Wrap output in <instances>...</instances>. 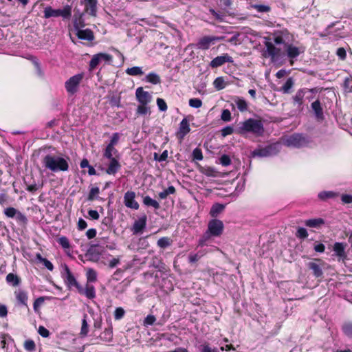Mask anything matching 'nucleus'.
<instances>
[{"label": "nucleus", "instance_id": "1", "mask_svg": "<svg viewBox=\"0 0 352 352\" xmlns=\"http://www.w3.org/2000/svg\"><path fill=\"white\" fill-rule=\"evenodd\" d=\"M44 166L52 172L67 171L69 169L68 158L59 155H47L43 160Z\"/></svg>", "mask_w": 352, "mask_h": 352}, {"label": "nucleus", "instance_id": "2", "mask_svg": "<svg viewBox=\"0 0 352 352\" xmlns=\"http://www.w3.org/2000/svg\"><path fill=\"white\" fill-rule=\"evenodd\" d=\"M236 131L241 135L252 133L257 136H260L263 133L264 128L261 120L249 118L239 123Z\"/></svg>", "mask_w": 352, "mask_h": 352}, {"label": "nucleus", "instance_id": "3", "mask_svg": "<svg viewBox=\"0 0 352 352\" xmlns=\"http://www.w3.org/2000/svg\"><path fill=\"white\" fill-rule=\"evenodd\" d=\"M325 262L320 258H314L306 263L309 271L315 278L322 279L324 277V270L325 268Z\"/></svg>", "mask_w": 352, "mask_h": 352}, {"label": "nucleus", "instance_id": "4", "mask_svg": "<svg viewBox=\"0 0 352 352\" xmlns=\"http://www.w3.org/2000/svg\"><path fill=\"white\" fill-rule=\"evenodd\" d=\"M348 243H334L331 257L338 262L345 263L348 260L349 250H346Z\"/></svg>", "mask_w": 352, "mask_h": 352}, {"label": "nucleus", "instance_id": "5", "mask_svg": "<svg viewBox=\"0 0 352 352\" xmlns=\"http://www.w3.org/2000/svg\"><path fill=\"white\" fill-rule=\"evenodd\" d=\"M83 77V74H77L65 81V88L69 94L74 95L77 93Z\"/></svg>", "mask_w": 352, "mask_h": 352}, {"label": "nucleus", "instance_id": "6", "mask_svg": "<svg viewBox=\"0 0 352 352\" xmlns=\"http://www.w3.org/2000/svg\"><path fill=\"white\" fill-rule=\"evenodd\" d=\"M283 144L289 147L300 148L307 145L308 140L300 134H294L283 140Z\"/></svg>", "mask_w": 352, "mask_h": 352}, {"label": "nucleus", "instance_id": "7", "mask_svg": "<svg viewBox=\"0 0 352 352\" xmlns=\"http://www.w3.org/2000/svg\"><path fill=\"white\" fill-rule=\"evenodd\" d=\"M280 144L278 143L267 146L265 148H258L253 151L251 156L253 157H266L276 155L279 151Z\"/></svg>", "mask_w": 352, "mask_h": 352}, {"label": "nucleus", "instance_id": "8", "mask_svg": "<svg viewBox=\"0 0 352 352\" xmlns=\"http://www.w3.org/2000/svg\"><path fill=\"white\" fill-rule=\"evenodd\" d=\"M113 61V56L107 53H98L94 54L89 62V70L93 71L99 65L111 63Z\"/></svg>", "mask_w": 352, "mask_h": 352}, {"label": "nucleus", "instance_id": "9", "mask_svg": "<svg viewBox=\"0 0 352 352\" xmlns=\"http://www.w3.org/2000/svg\"><path fill=\"white\" fill-rule=\"evenodd\" d=\"M63 276L65 283L69 287H75L79 293H82V286L77 282L76 279L67 265H64Z\"/></svg>", "mask_w": 352, "mask_h": 352}, {"label": "nucleus", "instance_id": "10", "mask_svg": "<svg viewBox=\"0 0 352 352\" xmlns=\"http://www.w3.org/2000/svg\"><path fill=\"white\" fill-rule=\"evenodd\" d=\"M103 248L99 243H94L87 250L85 256L89 261H97L99 260Z\"/></svg>", "mask_w": 352, "mask_h": 352}, {"label": "nucleus", "instance_id": "11", "mask_svg": "<svg viewBox=\"0 0 352 352\" xmlns=\"http://www.w3.org/2000/svg\"><path fill=\"white\" fill-rule=\"evenodd\" d=\"M223 229V222L219 219H212L208 223V232L212 236H219Z\"/></svg>", "mask_w": 352, "mask_h": 352}, {"label": "nucleus", "instance_id": "12", "mask_svg": "<svg viewBox=\"0 0 352 352\" xmlns=\"http://www.w3.org/2000/svg\"><path fill=\"white\" fill-rule=\"evenodd\" d=\"M285 48L287 56L292 60L296 58L300 54L305 52V47L302 45L296 46L293 44H287Z\"/></svg>", "mask_w": 352, "mask_h": 352}, {"label": "nucleus", "instance_id": "13", "mask_svg": "<svg viewBox=\"0 0 352 352\" xmlns=\"http://www.w3.org/2000/svg\"><path fill=\"white\" fill-rule=\"evenodd\" d=\"M207 243H199L197 247V252H192L189 254L188 256V260L190 263H195L198 261L202 256H204L206 253V249L204 246H206Z\"/></svg>", "mask_w": 352, "mask_h": 352}, {"label": "nucleus", "instance_id": "14", "mask_svg": "<svg viewBox=\"0 0 352 352\" xmlns=\"http://www.w3.org/2000/svg\"><path fill=\"white\" fill-rule=\"evenodd\" d=\"M220 39L221 38L217 36H204L199 40L196 45L198 49L206 50Z\"/></svg>", "mask_w": 352, "mask_h": 352}, {"label": "nucleus", "instance_id": "15", "mask_svg": "<svg viewBox=\"0 0 352 352\" xmlns=\"http://www.w3.org/2000/svg\"><path fill=\"white\" fill-rule=\"evenodd\" d=\"M232 58L228 55V54H224L221 56H218L216 58H213L210 63V66L212 68L219 67L226 63H232Z\"/></svg>", "mask_w": 352, "mask_h": 352}, {"label": "nucleus", "instance_id": "16", "mask_svg": "<svg viewBox=\"0 0 352 352\" xmlns=\"http://www.w3.org/2000/svg\"><path fill=\"white\" fill-rule=\"evenodd\" d=\"M135 96L138 101L142 104H148L152 100L151 95L144 91L142 87H138L136 89Z\"/></svg>", "mask_w": 352, "mask_h": 352}, {"label": "nucleus", "instance_id": "17", "mask_svg": "<svg viewBox=\"0 0 352 352\" xmlns=\"http://www.w3.org/2000/svg\"><path fill=\"white\" fill-rule=\"evenodd\" d=\"M135 194L133 191H127L124 196V203L127 208L138 210L139 204L135 199Z\"/></svg>", "mask_w": 352, "mask_h": 352}, {"label": "nucleus", "instance_id": "18", "mask_svg": "<svg viewBox=\"0 0 352 352\" xmlns=\"http://www.w3.org/2000/svg\"><path fill=\"white\" fill-rule=\"evenodd\" d=\"M304 224L311 228L320 229L325 224V221L322 218H314L304 221Z\"/></svg>", "mask_w": 352, "mask_h": 352}, {"label": "nucleus", "instance_id": "19", "mask_svg": "<svg viewBox=\"0 0 352 352\" xmlns=\"http://www.w3.org/2000/svg\"><path fill=\"white\" fill-rule=\"evenodd\" d=\"M190 129L188 121L187 120L186 118H184L179 124L177 136L180 139H183L184 136L190 132Z\"/></svg>", "mask_w": 352, "mask_h": 352}, {"label": "nucleus", "instance_id": "20", "mask_svg": "<svg viewBox=\"0 0 352 352\" xmlns=\"http://www.w3.org/2000/svg\"><path fill=\"white\" fill-rule=\"evenodd\" d=\"M109 164L106 170L109 175H115L120 168V164L117 158L108 159Z\"/></svg>", "mask_w": 352, "mask_h": 352}, {"label": "nucleus", "instance_id": "21", "mask_svg": "<svg viewBox=\"0 0 352 352\" xmlns=\"http://www.w3.org/2000/svg\"><path fill=\"white\" fill-rule=\"evenodd\" d=\"M78 38L91 41L94 40V36L92 31L89 29L78 30L76 33Z\"/></svg>", "mask_w": 352, "mask_h": 352}, {"label": "nucleus", "instance_id": "22", "mask_svg": "<svg viewBox=\"0 0 352 352\" xmlns=\"http://www.w3.org/2000/svg\"><path fill=\"white\" fill-rule=\"evenodd\" d=\"M311 108L314 111L316 118L319 120H323V111L320 101L316 100L314 102H312Z\"/></svg>", "mask_w": 352, "mask_h": 352}, {"label": "nucleus", "instance_id": "23", "mask_svg": "<svg viewBox=\"0 0 352 352\" xmlns=\"http://www.w3.org/2000/svg\"><path fill=\"white\" fill-rule=\"evenodd\" d=\"M118 155V151L111 145H107L104 151L103 156L107 159L116 158Z\"/></svg>", "mask_w": 352, "mask_h": 352}, {"label": "nucleus", "instance_id": "24", "mask_svg": "<svg viewBox=\"0 0 352 352\" xmlns=\"http://www.w3.org/2000/svg\"><path fill=\"white\" fill-rule=\"evenodd\" d=\"M146 217L145 216L137 220L133 225V231L135 233L141 232L146 226Z\"/></svg>", "mask_w": 352, "mask_h": 352}, {"label": "nucleus", "instance_id": "25", "mask_svg": "<svg viewBox=\"0 0 352 352\" xmlns=\"http://www.w3.org/2000/svg\"><path fill=\"white\" fill-rule=\"evenodd\" d=\"M16 298L19 303L27 306L28 295L25 291L18 290L15 292Z\"/></svg>", "mask_w": 352, "mask_h": 352}, {"label": "nucleus", "instance_id": "26", "mask_svg": "<svg viewBox=\"0 0 352 352\" xmlns=\"http://www.w3.org/2000/svg\"><path fill=\"white\" fill-rule=\"evenodd\" d=\"M145 80L146 82H148L153 85H157L161 82L160 76L155 72H151L148 74L145 77Z\"/></svg>", "mask_w": 352, "mask_h": 352}, {"label": "nucleus", "instance_id": "27", "mask_svg": "<svg viewBox=\"0 0 352 352\" xmlns=\"http://www.w3.org/2000/svg\"><path fill=\"white\" fill-rule=\"evenodd\" d=\"M338 196V193L333 191H322L318 193V197L321 200L334 199Z\"/></svg>", "mask_w": 352, "mask_h": 352}, {"label": "nucleus", "instance_id": "28", "mask_svg": "<svg viewBox=\"0 0 352 352\" xmlns=\"http://www.w3.org/2000/svg\"><path fill=\"white\" fill-rule=\"evenodd\" d=\"M100 340L105 342H110L113 339V330L112 327H109L104 329L100 335Z\"/></svg>", "mask_w": 352, "mask_h": 352}, {"label": "nucleus", "instance_id": "29", "mask_svg": "<svg viewBox=\"0 0 352 352\" xmlns=\"http://www.w3.org/2000/svg\"><path fill=\"white\" fill-rule=\"evenodd\" d=\"M147 246L146 243H130L128 248L131 250H136L140 254H144Z\"/></svg>", "mask_w": 352, "mask_h": 352}, {"label": "nucleus", "instance_id": "30", "mask_svg": "<svg viewBox=\"0 0 352 352\" xmlns=\"http://www.w3.org/2000/svg\"><path fill=\"white\" fill-rule=\"evenodd\" d=\"M225 208V206L220 204H214L210 211V214L212 217H217Z\"/></svg>", "mask_w": 352, "mask_h": 352}, {"label": "nucleus", "instance_id": "31", "mask_svg": "<svg viewBox=\"0 0 352 352\" xmlns=\"http://www.w3.org/2000/svg\"><path fill=\"white\" fill-rule=\"evenodd\" d=\"M306 90L301 89L297 91L295 96L293 97V100L295 104L301 105L303 102V98L305 97Z\"/></svg>", "mask_w": 352, "mask_h": 352}, {"label": "nucleus", "instance_id": "32", "mask_svg": "<svg viewBox=\"0 0 352 352\" xmlns=\"http://www.w3.org/2000/svg\"><path fill=\"white\" fill-rule=\"evenodd\" d=\"M59 16V9L54 10L50 6H47L44 10V17L46 19L50 17Z\"/></svg>", "mask_w": 352, "mask_h": 352}, {"label": "nucleus", "instance_id": "33", "mask_svg": "<svg viewBox=\"0 0 352 352\" xmlns=\"http://www.w3.org/2000/svg\"><path fill=\"white\" fill-rule=\"evenodd\" d=\"M126 74L129 76H138L142 75L144 72L142 71V68L141 67L135 66L127 68L126 69Z\"/></svg>", "mask_w": 352, "mask_h": 352}, {"label": "nucleus", "instance_id": "34", "mask_svg": "<svg viewBox=\"0 0 352 352\" xmlns=\"http://www.w3.org/2000/svg\"><path fill=\"white\" fill-rule=\"evenodd\" d=\"M7 283L12 286H17L20 283L19 276L13 273H9L6 276Z\"/></svg>", "mask_w": 352, "mask_h": 352}, {"label": "nucleus", "instance_id": "35", "mask_svg": "<svg viewBox=\"0 0 352 352\" xmlns=\"http://www.w3.org/2000/svg\"><path fill=\"white\" fill-rule=\"evenodd\" d=\"M89 10V14L92 16L96 15L97 12V0H85Z\"/></svg>", "mask_w": 352, "mask_h": 352}, {"label": "nucleus", "instance_id": "36", "mask_svg": "<svg viewBox=\"0 0 352 352\" xmlns=\"http://www.w3.org/2000/svg\"><path fill=\"white\" fill-rule=\"evenodd\" d=\"M89 299H93L96 296L95 288L93 285H87L85 289H82V293Z\"/></svg>", "mask_w": 352, "mask_h": 352}, {"label": "nucleus", "instance_id": "37", "mask_svg": "<svg viewBox=\"0 0 352 352\" xmlns=\"http://www.w3.org/2000/svg\"><path fill=\"white\" fill-rule=\"evenodd\" d=\"M143 203L147 206H152L155 209H158L160 208L159 203L150 197L149 196H146L143 199Z\"/></svg>", "mask_w": 352, "mask_h": 352}, {"label": "nucleus", "instance_id": "38", "mask_svg": "<svg viewBox=\"0 0 352 352\" xmlns=\"http://www.w3.org/2000/svg\"><path fill=\"white\" fill-rule=\"evenodd\" d=\"M283 36L284 45L289 44V42L294 41V36L287 30H279Z\"/></svg>", "mask_w": 352, "mask_h": 352}, {"label": "nucleus", "instance_id": "39", "mask_svg": "<svg viewBox=\"0 0 352 352\" xmlns=\"http://www.w3.org/2000/svg\"><path fill=\"white\" fill-rule=\"evenodd\" d=\"M234 102L236 103V105L238 109L240 111H245L248 109V104H247L246 101L245 100H243V98L237 97L234 100Z\"/></svg>", "mask_w": 352, "mask_h": 352}, {"label": "nucleus", "instance_id": "40", "mask_svg": "<svg viewBox=\"0 0 352 352\" xmlns=\"http://www.w3.org/2000/svg\"><path fill=\"white\" fill-rule=\"evenodd\" d=\"M87 315L84 314L83 318L82 320V327L80 330L81 336H86L89 331V326L87 322Z\"/></svg>", "mask_w": 352, "mask_h": 352}, {"label": "nucleus", "instance_id": "41", "mask_svg": "<svg viewBox=\"0 0 352 352\" xmlns=\"http://www.w3.org/2000/svg\"><path fill=\"white\" fill-rule=\"evenodd\" d=\"M175 192V188L174 186H170L167 189L164 190L163 191L159 193V197L161 199H166L169 195L174 194Z\"/></svg>", "mask_w": 352, "mask_h": 352}, {"label": "nucleus", "instance_id": "42", "mask_svg": "<svg viewBox=\"0 0 352 352\" xmlns=\"http://www.w3.org/2000/svg\"><path fill=\"white\" fill-rule=\"evenodd\" d=\"M72 14V8L69 6H66L63 9H59V16L65 19L69 18Z\"/></svg>", "mask_w": 352, "mask_h": 352}, {"label": "nucleus", "instance_id": "43", "mask_svg": "<svg viewBox=\"0 0 352 352\" xmlns=\"http://www.w3.org/2000/svg\"><path fill=\"white\" fill-rule=\"evenodd\" d=\"M343 333L348 337L352 338V322H348L343 324L342 327Z\"/></svg>", "mask_w": 352, "mask_h": 352}, {"label": "nucleus", "instance_id": "44", "mask_svg": "<svg viewBox=\"0 0 352 352\" xmlns=\"http://www.w3.org/2000/svg\"><path fill=\"white\" fill-rule=\"evenodd\" d=\"M265 45L267 52L271 56L274 57L278 54V51L277 48L272 43L267 42Z\"/></svg>", "mask_w": 352, "mask_h": 352}, {"label": "nucleus", "instance_id": "45", "mask_svg": "<svg viewBox=\"0 0 352 352\" xmlns=\"http://www.w3.org/2000/svg\"><path fill=\"white\" fill-rule=\"evenodd\" d=\"M296 236L300 240H305L308 236V232L307 230L302 227L298 228Z\"/></svg>", "mask_w": 352, "mask_h": 352}, {"label": "nucleus", "instance_id": "46", "mask_svg": "<svg viewBox=\"0 0 352 352\" xmlns=\"http://www.w3.org/2000/svg\"><path fill=\"white\" fill-rule=\"evenodd\" d=\"M18 211V210L13 207H8L4 210L3 214L8 218H15Z\"/></svg>", "mask_w": 352, "mask_h": 352}, {"label": "nucleus", "instance_id": "47", "mask_svg": "<svg viewBox=\"0 0 352 352\" xmlns=\"http://www.w3.org/2000/svg\"><path fill=\"white\" fill-rule=\"evenodd\" d=\"M213 85H214V87L217 89V90H221L225 88L226 87V83H225V81L223 80V78L222 77H218L217 78L214 82H213Z\"/></svg>", "mask_w": 352, "mask_h": 352}, {"label": "nucleus", "instance_id": "48", "mask_svg": "<svg viewBox=\"0 0 352 352\" xmlns=\"http://www.w3.org/2000/svg\"><path fill=\"white\" fill-rule=\"evenodd\" d=\"M24 348L28 352H33L36 349V344L32 340H27L24 342Z\"/></svg>", "mask_w": 352, "mask_h": 352}, {"label": "nucleus", "instance_id": "49", "mask_svg": "<svg viewBox=\"0 0 352 352\" xmlns=\"http://www.w3.org/2000/svg\"><path fill=\"white\" fill-rule=\"evenodd\" d=\"M294 85V80L292 78H289L282 87V91L285 94H288Z\"/></svg>", "mask_w": 352, "mask_h": 352}, {"label": "nucleus", "instance_id": "50", "mask_svg": "<svg viewBox=\"0 0 352 352\" xmlns=\"http://www.w3.org/2000/svg\"><path fill=\"white\" fill-rule=\"evenodd\" d=\"M87 278L88 282H95L97 280V273L94 269H89L87 272Z\"/></svg>", "mask_w": 352, "mask_h": 352}, {"label": "nucleus", "instance_id": "51", "mask_svg": "<svg viewBox=\"0 0 352 352\" xmlns=\"http://www.w3.org/2000/svg\"><path fill=\"white\" fill-rule=\"evenodd\" d=\"M150 113V109L147 104H140L137 108V113L139 115H146Z\"/></svg>", "mask_w": 352, "mask_h": 352}, {"label": "nucleus", "instance_id": "52", "mask_svg": "<svg viewBox=\"0 0 352 352\" xmlns=\"http://www.w3.org/2000/svg\"><path fill=\"white\" fill-rule=\"evenodd\" d=\"M273 40L277 45L284 44L283 36L280 31H276L273 34Z\"/></svg>", "mask_w": 352, "mask_h": 352}, {"label": "nucleus", "instance_id": "53", "mask_svg": "<svg viewBox=\"0 0 352 352\" xmlns=\"http://www.w3.org/2000/svg\"><path fill=\"white\" fill-rule=\"evenodd\" d=\"M189 105L192 108H199L202 106V101L199 98H191L189 100Z\"/></svg>", "mask_w": 352, "mask_h": 352}, {"label": "nucleus", "instance_id": "54", "mask_svg": "<svg viewBox=\"0 0 352 352\" xmlns=\"http://www.w3.org/2000/svg\"><path fill=\"white\" fill-rule=\"evenodd\" d=\"M125 314V311L122 307H117L114 311V318L116 320L122 319Z\"/></svg>", "mask_w": 352, "mask_h": 352}, {"label": "nucleus", "instance_id": "55", "mask_svg": "<svg viewBox=\"0 0 352 352\" xmlns=\"http://www.w3.org/2000/svg\"><path fill=\"white\" fill-rule=\"evenodd\" d=\"M155 320L156 318L155 316L149 314L144 318V325L146 327L153 325L155 323Z\"/></svg>", "mask_w": 352, "mask_h": 352}, {"label": "nucleus", "instance_id": "56", "mask_svg": "<svg viewBox=\"0 0 352 352\" xmlns=\"http://www.w3.org/2000/svg\"><path fill=\"white\" fill-rule=\"evenodd\" d=\"M48 298L47 297L41 296L36 298L33 304V308L35 311H37L38 308L44 302L45 299Z\"/></svg>", "mask_w": 352, "mask_h": 352}, {"label": "nucleus", "instance_id": "57", "mask_svg": "<svg viewBox=\"0 0 352 352\" xmlns=\"http://www.w3.org/2000/svg\"><path fill=\"white\" fill-rule=\"evenodd\" d=\"M15 219L20 224H25L28 221L26 217L20 211H18L17 214L15 217Z\"/></svg>", "mask_w": 352, "mask_h": 352}, {"label": "nucleus", "instance_id": "58", "mask_svg": "<svg viewBox=\"0 0 352 352\" xmlns=\"http://www.w3.org/2000/svg\"><path fill=\"white\" fill-rule=\"evenodd\" d=\"M344 89L347 92H351L352 91V78H346L344 82Z\"/></svg>", "mask_w": 352, "mask_h": 352}, {"label": "nucleus", "instance_id": "59", "mask_svg": "<svg viewBox=\"0 0 352 352\" xmlns=\"http://www.w3.org/2000/svg\"><path fill=\"white\" fill-rule=\"evenodd\" d=\"M252 8L259 12H267L270 10V8L266 5H253Z\"/></svg>", "mask_w": 352, "mask_h": 352}, {"label": "nucleus", "instance_id": "60", "mask_svg": "<svg viewBox=\"0 0 352 352\" xmlns=\"http://www.w3.org/2000/svg\"><path fill=\"white\" fill-rule=\"evenodd\" d=\"M38 334L42 336L43 338H48L50 335V333L48 329H47L43 326H40L38 329Z\"/></svg>", "mask_w": 352, "mask_h": 352}, {"label": "nucleus", "instance_id": "61", "mask_svg": "<svg viewBox=\"0 0 352 352\" xmlns=\"http://www.w3.org/2000/svg\"><path fill=\"white\" fill-rule=\"evenodd\" d=\"M99 188L98 187H94L92 188L89 194L88 199L89 200H94L99 194Z\"/></svg>", "mask_w": 352, "mask_h": 352}, {"label": "nucleus", "instance_id": "62", "mask_svg": "<svg viewBox=\"0 0 352 352\" xmlns=\"http://www.w3.org/2000/svg\"><path fill=\"white\" fill-rule=\"evenodd\" d=\"M239 36L240 34L236 33L230 38H229L228 41L234 45H239L241 43V41H239Z\"/></svg>", "mask_w": 352, "mask_h": 352}, {"label": "nucleus", "instance_id": "63", "mask_svg": "<svg viewBox=\"0 0 352 352\" xmlns=\"http://www.w3.org/2000/svg\"><path fill=\"white\" fill-rule=\"evenodd\" d=\"M200 352H219L217 348L211 349L209 344H203L200 346Z\"/></svg>", "mask_w": 352, "mask_h": 352}, {"label": "nucleus", "instance_id": "64", "mask_svg": "<svg viewBox=\"0 0 352 352\" xmlns=\"http://www.w3.org/2000/svg\"><path fill=\"white\" fill-rule=\"evenodd\" d=\"M220 163L223 166H229L231 164V160L227 155H223L219 159Z\"/></svg>", "mask_w": 352, "mask_h": 352}]
</instances>
